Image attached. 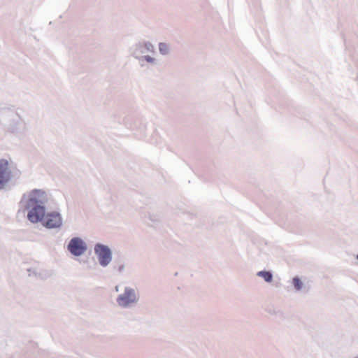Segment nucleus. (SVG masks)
I'll list each match as a JSON object with an SVG mask.
<instances>
[{
    "mask_svg": "<svg viewBox=\"0 0 358 358\" xmlns=\"http://www.w3.org/2000/svg\"><path fill=\"white\" fill-rule=\"evenodd\" d=\"M69 250L75 256L83 255L87 250L84 241L79 238H73L69 243Z\"/></svg>",
    "mask_w": 358,
    "mask_h": 358,
    "instance_id": "obj_5",
    "label": "nucleus"
},
{
    "mask_svg": "<svg viewBox=\"0 0 358 358\" xmlns=\"http://www.w3.org/2000/svg\"><path fill=\"white\" fill-rule=\"evenodd\" d=\"M136 301V296L132 289L127 288L123 294L117 298V303L120 306L126 307Z\"/></svg>",
    "mask_w": 358,
    "mask_h": 358,
    "instance_id": "obj_6",
    "label": "nucleus"
},
{
    "mask_svg": "<svg viewBox=\"0 0 358 358\" xmlns=\"http://www.w3.org/2000/svg\"><path fill=\"white\" fill-rule=\"evenodd\" d=\"M11 178V170L8 161L0 159V189H3Z\"/></svg>",
    "mask_w": 358,
    "mask_h": 358,
    "instance_id": "obj_4",
    "label": "nucleus"
},
{
    "mask_svg": "<svg viewBox=\"0 0 358 358\" xmlns=\"http://www.w3.org/2000/svg\"><path fill=\"white\" fill-rule=\"evenodd\" d=\"M159 51L162 54H166L168 52V50H169L168 45L166 43H163L159 44Z\"/></svg>",
    "mask_w": 358,
    "mask_h": 358,
    "instance_id": "obj_11",
    "label": "nucleus"
},
{
    "mask_svg": "<svg viewBox=\"0 0 358 358\" xmlns=\"http://www.w3.org/2000/svg\"><path fill=\"white\" fill-rule=\"evenodd\" d=\"M257 275L263 278L265 281L270 282L272 280V274L268 271H259Z\"/></svg>",
    "mask_w": 358,
    "mask_h": 358,
    "instance_id": "obj_9",
    "label": "nucleus"
},
{
    "mask_svg": "<svg viewBox=\"0 0 358 358\" xmlns=\"http://www.w3.org/2000/svg\"><path fill=\"white\" fill-rule=\"evenodd\" d=\"M94 251L101 266H106L110 262L111 252L107 246L97 244L94 248Z\"/></svg>",
    "mask_w": 358,
    "mask_h": 358,
    "instance_id": "obj_3",
    "label": "nucleus"
},
{
    "mask_svg": "<svg viewBox=\"0 0 358 358\" xmlns=\"http://www.w3.org/2000/svg\"><path fill=\"white\" fill-rule=\"evenodd\" d=\"M27 272L29 273V276L34 275L36 278L41 280H46L53 275V272L50 270H41L36 271V270L28 268Z\"/></svg>",
    "mask_w": 358,
    "mask_h": 358,
    "instance_id": "obj_8",
    "label": "nucleus"
},
{
    "mask_svg": "<svg viewBox=\"0 0 358 358\" xmlns=\"http://www.w3.org/2000/svg\"><path fill=\"white\" fill-rule=\"evenodd\" d=\"M44 203H26L24 210H27V219L31 223L41 222L45 214Z\"/></svg>",
    "mask_w": 358,
    "mask_h": 358,
    "instance_id": "obj_1",
    "label": "nucleus"
},
{
    "mask_svg": "<svg viewBox=\"0 0 358 358\" xmlns=\"http://www.w3.org/2000/svg\"><path fill=\"white\" fill-rule=\"evenodd\" d=\"M292 283L294 285V288L296 290H299L301 289L303 284H302L301 280L299 278H297V277L294 278L292 280Z\"/></svg>",
    "mask_w": 358,
    "mask_h": 358,
    "instance_id": "obj_10",
    "label": "nucleus"
},
{
    "mask_svg": "<svg viewBox=\"0 0 358 358\" xmlns=\"http://www.w3.org/2000/svg\"><path fill=\"white\" fill-rule=\"evenodd\" d=\"M41 224L43 227L50 229L59 228L62 224L61 215L55 211L45 213Z\"/></svg>",
    "mask_w": 358,
    "mask_h": 358,
    "instance_id": "obj_2",
    "label": "nucleus"
},
{
    "mask_svg": "<svg viewBox=\"0 0 358 358\" xmlns=\"http://www.w3.org/2000/svg\"><path fill=\"white\" fill-rule=\"evenodd\" d=\"M27 199V201H43L48 199V195L41 189H34L28 194Z\"/></svg>",
    "mask_w": 358,
    "mask_h": 358,
    "instance_id": "obj_7",
    "label": "nucleus"
},
{
    "mask_svg": "<svg viewBox=\"0 0 358 358\" xmlns=\"http://www.w3.org/2000/svg\"><path fill=\"white\" fill-rule=\"evenodd\" d=\"M357 259H358V255H357Z\"/></svg>",
    "mask_w": 358,
    "mask_h": 358,
    "instance_id": "obj_12",
    "label": "nucleus"
}]
</instances>
